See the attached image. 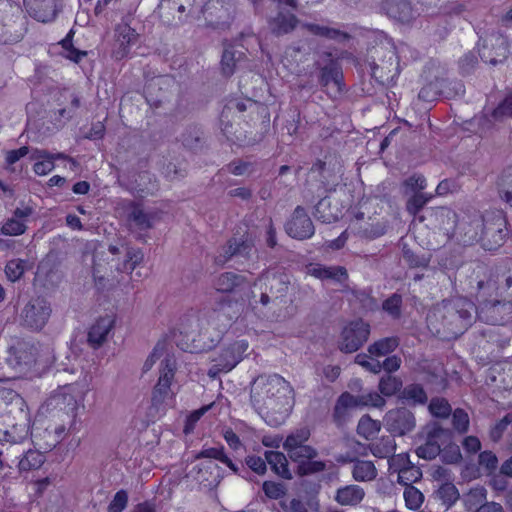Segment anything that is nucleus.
Here are the masks:
<instances>
[{
	"instance_id": "774afa93",
	"label": "nucleus",
	"mask_w": 512,
	"mask_h": 512,
	"mask_svg": "<svg viewBox=\"0 0 512 512\" xmlns=\"http://www.w3.org/2000/svg\"><path fill=\"white\" fill-rule=\"evenodd\" d=\"M401 304L402 297L398 294H393L383 302L382 308L391 316L398 317L400 315Z\"/></svg>"
},
{
	"instance_id": "f704fd0d",
	"label": "nucleus",
	"mask_w": 512,
	"mask_h": 512,
	"mask_svg": "<svg viewBox=\"0 0 512 512\" xmlns=\"http://www.w3.org/2000/svg\"><path fill=\"white\" fill-rule=\"evenodd\" d=\"M27 270V260L20 258H14L7 261L4 268L7 279L13 283L19 281Z\"/></svg>"
},
{
	"instance_id": "79ce46f5",
	"label": "nucleus",
	"mask_w": 512,
	"mask_h": 512,
	"mask_svg": "<svg viewBox=\"0 0 512 512\" xmlns=\"http://www.w3.org/2000/svg\"><path fill=\"white\" fill-rule=\"evenodd\" d=\"M402 387V381L391 374H387L381 377L379 381V391L384 396H393Z\"/></svg>"
},
{
	"instance_id": "6ab92c4d",
	"label": "nucleus",
	"mask_w": 512,
	"mask_h": 512,
	"mask_svg": "<svg viewBox=\"0 0 512 512\" xmlns=\"http://www.w3.org/2000/svg\"><path fill=\"white\" fill-rule=\"evenodd\" d=\"M384 9L389 17L402 23H409L416 16L410 0H385Z\"/></svg>"
},
{
	"instance_id": "a211bd4d",
	"label": "nucleus",
	"mask_w": 512,
	"mask_h": 512,
	"mask_svg": "<svg viewBox=\"0 0 512 512\" xmlns=\"http://www.w3.org/2000/svg\"><path fill=\"white\" fill-rule=\"evenodd\" d=\"M114 326V319L111 316L100 317L89 328L87 341L93 349H97L107 340L109 333Z\"/></svg>"
},
{
	"instance_id": "0eeeda50",
	"label": "nucleus",
	"mask_w": 512,
	"mask_h": 512,
	"mask_svg": "<svg viewBox=\"0 0 512 512\" xmlns=\"http://www.w3.org/2000/svg\"><path fill=\"white\" fill-rule=\"evenodd\" d=\"M507 236L506 221L500 212L485 213L484 235L480 240L486 250L501 246Z\"/></svg>"
},
{
	"instance_id": "f03ea898",
	"label": "nucleus",
	"mask_w": 512,
	"mask_h": 512,
	"mask_svg": "<svg viewBox=\"0 0 512 512\" xmlns=\"http://www.w3.org/2000/svg\"><path fill=\"white\" fill-rule=\"evenodd\" d=\"M474 311L475 305L466 298L444 300L428 314V327L440 337L456 338L471 325Z\"/></svg>"
},
{
	"instance_id": "4be33fe9",
	"label": "nucleus",
	"mask_w": 512,
	"mask_h": 512,
	"mask_svg": "<svg viewBox=\"0 0 512 512\" xmlns=\"http://www.w3.org/2000/svg\"><path fill=\"white\" fill-rule=\"evenodd\" d=\"M262 283L266 286V288L269 287L270 294L277 298L287 292L289 281L283 274L266 272L258 278V280L255 282V285Z\"/></svg>"
},
{
	"instance_id": "f3484780",
	"label": "nucleus",
	"mask_w": 512,
	"mask_h": 512,
	"mask_svg": "<svg viewBox=\"0 0 512 512\" xmlns=\"http://www.w3.org/2000/svg\"><path fill=\"white\" fill-rule=\"evenodd\" d=\"M306 273L319 280H331L343 284L348 279V272L343 266H325L322 264H310Z\"/></svg>"
},
{
	"instance_id": "423d86ee",
	"label": "nucleus",
	"mask_w": 512,
	"mask_h": 512,
	"mask_svg": "<svg viewBox=\"0 0 512 512\" xmlns=\"http://www.w3.org/2000/svg\"><path fill=\"white\" fill-rule=\"evenodd\" d=\"M79 391L76 384H68L56 390L45 402L46 412H62L73 415L77 409Z\"/></svg>"
},
{
	"instance_id": "9b49d317",
	"label": "nucleus",
	"mask_w": 512,
	"mask_h": 512,
	"mask_svg": "<svg viewBox=\"0 0 512 512\" xmlns=\"http://www.w3.org/2000/svg\"><path fill=\"white\" fill-rule=\"evenodd\" d=\"M235 12L231 0H209L203 7V14L207 23L213 27L228 25Z\"/></svg>"
},
{
	"instance_id": "412c9836",
	"label": "nucleus",
	"mask_w": 512,
	"mask_h": 512,
	"mask_svg": "<svg viewBox=\"0 0 512 512\" xmlns=\"http://www.w3.org/2000/svg\"><path fill=\"white\" fill-rule=\"evenodd\" d=\"M445 433V430L441 427H433L427 436V440L423 445H420L416 449V454L418 457L432 460L439 455L441 449L440 444L437 439Z\"/></svg>"
},
{
	"instance_id": "cd10ccee",
	"label": "nucleus",
	"mask_w": 512,
	"mask_h": 512,
	"mask_svg": "<svg viewBox=\"0 0 512 512\" xmlns=\"http://www.w3.org/2000/svg\"><path fill=\"white\" fill-rule=\"evenodd\" d=\"M358 408L356 397L349 392L342 393L334 406L333 418L338 424H342L349 416L351 409Z\"/></svg>"
},
{
	"instance_id": "20e7f679",
	"label": "nucleus",
	"mask_w": 512,
	"mask_h": 512,
	"mask_svg": "<svg viewBox=\"0 0 512 512\" xmlns=\"http://www.w3.org/2000/svg\"><path fill=\"white\" fill-rule=\"evenodd\" d=\"M249 348L247 340H236L225 346L221 352L212 359L213 365L209 370L210 375H216L221 372H229L242 361L246 351Z\"/></svg>"
},
{
	"instance_id": "ea45409f",
	"label": "nucleus",
	"mask_w": 512,
	"mask_h": 512,
	"mask_svg": "<svg viewBox=\"0 0 512 512\" xmlns=\"http://www.w3.org/2000/svg\"><path fill=\"white\" fill-rule=\"evenodd\" d=\"M144 255L138 248H128L124 262L118 266L121 272L132 273V271L143 261Z\"/></svg>"
},
{
	"instance_id": "aec40b11",
	"label": "nucleus",
	"mask_w": 512,
	"mask_h": 512,
	"mask_svg": "<svg viewBox=\"0 0 512 512\" xmlns=\"http://www.w3.org/2000/svg\"><path fill=\"white\" fill-rule=\"evenodd\" d=\"M439 87V93L444 95L447 98L454 96H462L465 93V87L460 81H448V80H440L436 83H430L428 86L422 88L419 92V97L428 98L429 92L434 88Z\"/></svg>"
},
{
	"instance_id": "473e14b6",
	"label": "nucleus",
	"mask_w": 512,
	"mask_h": 512,
	"mask_svg": "<svg viewBox=\"0 0 512 512\" xmlns=\"http://www.w3.org/2000/svg\"><path fill=\"white\" fill-rule=\"evenodd\" d=\"M399 345L396 337H386L375 341L368 347V353L373 357H384L392 353Z\"/></svg>"
},
{
	"instance_id": "603ef678",
	"label": "nucleus",
	"mask_w": 512,
	"mask_h": 512,
	"mask_svg": "<svg viewBox=\"0 0 512 512\" xmlns=\"http://www.w3.org/2000/svg\"><path fill=\"white\" fill-rule=\"evenodd\" d=\"M405 505L410 510L418 509L424 500V496L420 490L414 486L405 487L404 493Z\"/></svg>"
},
{
	"instance_id": "c03bdc74",
	"label": "nucleus",
	"mask_w": 512,
	"mask_h": 512,
	"mask_svg": "<svg viewBox=\"0 0 512 512\" xmlns=\"http://www.w3.org/2000/svg\"><path fill=\"white\" fill-rule=\"evenodd\" d=\"M402 398L413 404H424L427 401V395L419 384L406 386L402 391Z\"/></svg>"
},
{
	"instance_id": "864d4df0",
	"label": "nucleus",
	"mask_w": 512,
	"mask_h": 512,
	"mask_svg": "<svg viewBox=\"0 0 512 512\" xmlns=\"http://www.w3.org/2000/svg\"><path fill=\"white\" fill-rule=\"evenodd\" d=\"M326 463L321 460H307L297 466V473L300 476L312 475L321 473L326 470Z\"/></svg>"
},
{
	"instance_id": "9d476101",
	"label": "nucleus",
	"mask_w": 512,
	"mask_h": 512,
	"mask_svg": "<svg viewBox=\"0 0 512 512\" xmlns=\"http://www.w3.org/2000/svg\"><path fill=\"white\" fill-rule=\"evenodd\" d=\"M485 214L473 211L462 217L457 225V230L461 241L465 245H471L479 242L484 235Z\"/></svg>"
},
{
	"instance_id": "393cba45",
	"label": "nucleus",
	"mask_w": 512,
	"mask_h": 512,
	"mask_svg": "<svg viewBox=\"0 0 512 512\" xmlns=\"http://www.w3.org/2000/svg\"><path fill=\"white\" fill-rule=\"evenodd\" d=\"M267 463L271 470L279 477L285 480L292 479V473L289 469V463L286 456L279 451H266L264 453Z\"/></svg>"
},
{
	"instance_id": "338daca9",
	"label": "nucleus",
	"mask_w": 512,
	"mask_h": 512,
	"mask_svg": "<svg viewBox=\"0 0 512 512\" xmlns=\"http://www.w3.org/2000/svg\"><path fill=\"white\" fill-rule=\"evenodd\" d=\"M406 191L419 193L426 188V179L423 175L414 174L403 182Z\"/></svg>"
},
{
	"instance_id": "39448f33",
	"label": "nucleus",
	"mask_w": 512,
	"mask_h": 512,
	"mask_svg": "<svg viewBox=\"0 0 512 512\" xmlns=\"http://www.w3.org/2000/svg\"><path fill=\"white\" fill-rule=\"evenodd\" d=\"M310 174L321 182L325 191L332 192L341 181L343 166L335 157L329 156L324 161L315 162L310 169Z\"/></svg>"
},
{
	"instance_id": "680f3d73",
	"label": "nucleus",
	"mask_w": 512,
	"mask_h": 512,
	"mask_svg": "<svg viewBox=\"0 0 512 512\" xmlns=\"http://www.w3.org/2000/svg\"><path fill=\"white\" fill-rule=\"evenodd\" d=\"M491 117L495 121H502L504 118L512 117V94L505 97L493 110Z\"/></svg>"
},
{
	"instance_id": "13d9d810",
	"label": "nucleus",
	"mask_w": 512,
	"mask_h": 512,
	"mask_svg": "<svg viewBox=\"0 0 512 512\" xmlns=\"http://www.w3.org/2000/svg\"><path fill=\"white\" fill-rule=\"evenodd\" d=\"M429 411L435 417L447 418L451 413V406L443 398H434L429 404Z\"/></svg>"
},
{
	"instance_id": "4c0bfd02",
	"label": "nucleus",
	"mask_w": 512,
	"mask_h": 512,
	"mask_svg": "<svg viewBox=\"0 0 512 512\" xmlns=\"http://www.w3.org/2000/svg\"><path fill=\"white\" fill-rule=\"evenodd\" d=\"M487 491L484 487L477 486L471 488L465 495L464 502L468 510H475L481 505L486 504Z\"/></svg>"
},
{
	"instance_id": "6e6552de",
	"label": "nucleus",
	"mask_w": 512,
	"mask_h": 512,
	"mask_svg": "<svg viewBox=\"0 0 512 512\" xmlns=\"http://www.w3.org/2000/svg\"><path fill=\"white\" fill-rule=\"evenodd\" d=\"M51 314L48 302L40 297L31 299L22 309L20 318L24 326L40 330L47 323Z\"/></svg>"
},
{
	"instance_id": "f8f14e48",
	"label": "nucleus",
	"mask_w": 512,
	"mask_h": 512,
	"mask_svg": "<svg viewBox=\"0 0 512 512\" xmlns=\"http://www.w3.org/2000/svg\"><path fill=\"white\" fill-rule=\"evenodd\" d=\"M509 44L507 39L501 34H491L484 39L482 47L479 49L481 59L489 64L496 65L502 63L508 56Z\"/></svg>"
},
{
	"instance_id": "4d7b16f0",
	"label": "nucleus",
	"mask_w": 512,
	"mask_h": 512,
	"mask_svg": "<svg viewBox=\"0 0 512 512\" xmlns=\"http://www.w3.org/2000/svg\"><path fill=\"white\" fill-rule=\"evenodd\" d=\"M355 397L358 407L371 406L375 408H382L386 403L385 399L377 392H369Z\"/></svg>"
},
{
	"instance_id": "7c9ffc66",
	"label": "nucleus",
	"mask_w": 512,
	"mask_h": 512,
	"mask_svg": "<svg viewBox=\"0 0 512 512\" xmlns=\"http://www.w3.org/2000/svg\"><path fill=\"white\" fill-rule=\"evenodd\" d=\"M30 158L36 161L33 170L37 175H47L55 167L51 153L46 150L35 149L32 151Z\"/></svg>"
},
{
	"instance_id": "052dcab7",
	"label": "nucleus",
	"mask_w": 512,
	"mask_h": 512,
	"mask_svg": "<svg viewBox=\"0 0 512 512\" xmlns=\"http://www.w3.org/2000/svg\"><path fill=\"white\" fill-rule=\"evenodd\" d=\"M469 415L463 409H456L452 414V425L454 429L459 433H465L469 428Z\"/></svg>"
},
{
	"instance_id": "f257e3e1",
	"label": "nucleus",
	"mask_w": 512,
	"mask_h": 512,
	"mask_svg": "<svg viewBox=\"0 0 512 512\" xmlns=\"http://www.w3.org/2000/svg\"><path fill=\"white\" fill-rule=\"evenodd\" d=\"M251 403L270 426L283 424L293 405V388L278 374L260 375L251 385Z\"/></svg>"
},
{
	"instance_id": "2eb2a0df",
	"label": "nucleus",
	"mask_w": 512,
	"mask_h": 512,
	"mask_svg": "<svg viewBox=\"0 0 512 512\" xmlns=\"http://www.w3.org/2000/svg\"><path fill=\"white\" fill-rule=\"evenodd\" d=\"M175 360L172 357H166L161 363V372L158 382L153 391V401L156 404L163 403L171 396V383L175 373Z\"/></svg>"
},
{
	"instance_id": "e433bc0d",
	"label": "nucleus",
	"mask_w": 512,
	"mask_h": 512,
	"mask_svg": "<svg viewBox=\"0 0 512 512\" xmlns=\"http://www.w3.org/2000/svg\"><path fill=\"white\" fill-rule=\"evenodd\" d=\"M381 430V422L372 419L369 415L360 418L357 425V433L369 440Z\"/></svg>"
},
{
	"instance_id": "4468645a",
	"label": "nucleus",
	"mask_w": 512,
	"mask_h": 512,
	"mask_svg": "<svg viewBox=\"0 0 512 512\" xmlns=\"http://www.w3.org/2000/svg\"><path fill=\"white\" fill-rule=\"evenodd\" d=\"M286 232L293 238L304 240L313 236L315 228L305 209L298 206L286 224Z\"/></svg>"
},
{
	"instance_id": "a19ab883",
	"label": "nucleus",
	"mask_w": 512,
	"mask_h": 512,
	"mask_svg": "<svg viewBox=\"0 0 512 512\" xmlns=\"http://www.w3.org/2000/svg\"><path fill=\"white\" fill-rule=\"evenodd\" d=\"M240 54V52H236L233 48H226L224 50L221 59L223 75L229 77L234 73Z\"/></svg>"
},
{
	"instance_id": "c756f323",
	"label": "nucleus",
	"mask_w": 512,
	"mask_h": 512,
	"mask_svg": "<svg viewBox=\"0 0 512 512\" xmlns=\"http://www.w3.org/2000/svg\"><path fill=\"white\" fill-rule=\"evenodd\" d=\"M302 28L306 29L308 32L315 36H319L329 40L343 41L348 38L347 33L329 26L314 23H304L302 24Z\"/></svg>"
},
{
	"instance_id": "7ed1b4c3",
	"label": "nucleus",
	"mask_w": 512,
	"mask_h": 512,
	"mask_svg": "<svg viewBox=\"0 0 512 512\" xmlns=\"http://www.w3.org/2000/svg\"><path fill=\"white\" fill-rule=\"evenodd\" d=\"M371 328L369 323L356 319L347 323L340 334L338 348L344 353H353L367 342Z\"/></svg>"
},
{
	"instance_id": "bf43d9fd",
	"label": "nucleus",
	"mask_w": 512,
	"mask_h": 512,
	"mask_svg": "<svg viewBox=\"0 0 512 512\" xmlns=\"http://www.w3.org/2000/svg\"><path fill=\"white\" fill-rule=\"evenodd\" d=\"M330 207V201L327 198H322L315 206L314 215L316 218L324 223H331L337 219V215L332 212H327Z\"/></svg>"
},
{
	"instance_id": "c9c22d12",
	"label": "nucleus",
	"mask_w": 512,
	"mask_h": 512,
	"mask_svg": "<svg viewBox=\"0 0 512 512\" xmlns=\"http://www.w3.org/2000/svg\"><path fill=\"white\" fill-rule=\"evenodd\" d=\"M497 187L500 199L512 208V167L502 173Z\"/></svg>"
},
{
	"instance_id": "1a4fd4ad",
	"label": "nucleus",
	"mask_w": 512,
	"mask_h": 512,
	"mask_svg": "<svg viewBox=\"0 0 512 512\" xmlns=\"http://www.w3.org/2000/svg\"><path fill=\"white\" fill-rule=\"evenodd\" d=\"M383 423L392 436H405L416 426L414 414L404 407L389 410L383 418Z\"/></svg>"
},
{
	"instance_id": "dca6fc26",
	"label": "nucleus",
	"mask_w": 512,
	"mask_h": 512,
	"mask_svg": "<svg viewBox=\"0 0 512 512\" xmlns=\"http://www.w3.org/2000/svg\"><path fill=\"white\" fill-rule=\"evenodd\" d=\"M138 33L127 23H120L115 28L114 54L117 58L125 57L130 48L138 41Z\"/></svg>"
},
{
	"instance_id": "de8ad7c7",
	"label": "nucleus",
	"mask_w": 512,
	"mask_h": 512,
	"mask_svg": "<svg viewBox=\"0 0 512 512\" xmlns=\"http://www.w3.org/2000/svg\"><path fill=\"white\" fill-rule=\"evenodd\" d=\"M44 462V456L38 451L29 450L19 462L21 471H29L39 468Z\"/></svg>"
},
{
	"instance_id": "a878e982",
	"label": "nucleus",
	"mask_w": 512,
	"mask_h": 512,
	"mask_svg": "<svg viewBox=\"0 0 512 512\" xmlns=\"http://www.w3.org/2000/svg\"><path fill=\"white\" fill-rule=\"evenodd\" d=\"M298 24V19L292 13L279 12L269 21V27L273 34L280 36L292 32Z\"/></svg>"
},
{
	"instance_id": "49530a36",
	"label": "nucleus",
	"mask_w": 512,
	"mask_h": 512,
	"mask_svg": "<svg viewBox=\"0 0 512 512\" xmlns=\"http://www.w3.org/2000/svg\"><path fill=\"white\" fill-rule=\"evenodd\" d=\"M287 454L289 458L299 466L307 460L316 458L318 456V451L314 447L305 444L304 446L298 447Z\"/></svg>"
},
{
	"instance_id": "5701e85b",
	"label": "nucleus",
	"mask_w": 512,
	"mask_h": 512,
	"mask_svg": "<svg viewBox=\"0 0 512 512\" xmlns=\"http://www.w3.org/2000/svg\"><path fill=\"white\" fill-rule=\"evenodd\" d=\"M365 497V491L356 484L340 487L336 491L335 500L342 506H356Z\"/></svg>"
},
{
	"instance_id": "5fc2aeb1",
	"label": "nucleus",
	"mask_w": 512,
	"mask_h": 512,
	"mask_svg": "<svg viewBox=\"0 0 512 512\" xmlns=\"http://www.w3.org/2000/svg\"><path fill=\"white\" fill-rule=\"evenodd\" d=\"M398 474V483L408 487L412 486V483L418 481L422 477L421 470L414 466L413 464L404 470L399 471Z\"/></svg>"
},
{
	"instance_id": "09e8293b",
	"label": "nucleus",
	"mask_w": 512,
	"mask_h": 512,
	"mask_svg": "<svg viewBox=\"0 0 512 512\" xmlns=\"http://www.w3.org/2000/svg\"><path fill=\"white\" fill-rule=\"evenodd\" d=\"M388 221L382 220L359 227L358 233L367 238H377L386 233Z\"/></svg>"
},
{
	"instance_id": "ddd939ff",
	"label": "nucleus",
	"mask_w": 512,
	"mask_h": 512,
	"mask_svg": "<svg viewBox=\"0 0 512 512\" xmlns=\"http://www.w3.org/2000/svg\"><path fill=\"white\" fill-rule=\"evenodd\" d=\"M27 14L41 23L54 21L62 8V0H23Z\"/></svg>"
},
{
	"instance_id": "0e129e2a",
	"label": "nucleus",
	"mask_w": 512,
	"mask_h": 512,
	"mask_svg": "<svg viewBox=\"0 0 512 512\" xmlns=\"http://www.w3.org/2000/svg\"><path fill=\"white\" fill-rule=\"evenodd\" d=\"M389 469L393 472L399 473V471L412 465L409 455L407 453L392 454L388 458Z\"/></svg>"
},
{
	"instance_id": "6e6d98bb",
	"label": "nucleus",
	"mask_w": 512,
	"mask_h": 512,
	"mask_svg": "<svg viewBox=\"0 0 512 512\" xmlns=\"http://www.w3.org/2000/svg\"><path fill=\"white\" fill-rule=\"evenodd\" d=\"M432 198L431 195L424 193H414L407 201L406 209L409 214L416 216L418 212L426 205Z\"/></svg>"
},
{
	"instance_id": "58836bf2",
	"label": "nucleus",
	"mask_w": 512,
	"mask_h": 512,
	"mask_svg": "<svg viewBox=\"0 0 512 512\" xmlns=\"http://www.w3.org/2000/svg\"><path fill=\"white\" fill-rule=\"evenodd\" d=\"M262 491L269 500H281L287 494V487L282 482L266 480L262 483Z\"/></svg>"
},
{
	"instance_id": "c85d7f7f",
	"label": "nucleus",
	"mask_w": 512,
	"mask_h": 512,
	"mask_svg": "<svg viewBox=\"0 0 512 512\" xmlns=\"http://www.w3.org/2000/svg\"><path fill=\"white\" fill-rule=\"evenodd\" d=\"M378 471L372 461L354 460L352 477L357 482H371L376 479Z\"/></svg>"
},
{
	"instance_id": "2f4dec72",
	"label": "nucleus",
	"mask_w": 512,
	"mask_h": 512,
	"mask_svg": "<svg viewBox=\"0 0 512 512\" xmlns=\"http://www.w3.org/2000/svg\"><path fill=\"white\" fill-rule=\"evenodd\" d=\"M396 447L393 436H383L369 445L371 453L377 458H389L395 453Z\"/></svg>"
},
{
	"instance_id": "e2e57ef3",
	"label": "nucleus",
	"mask_w": 512,
	"mask_h": 512,
	"mask_svg": "<svg viewBox=\"0 0 512 512\" xmlns=\"http://www.w3.org/2000/svg\"><path fill=\"white\" fill-rule=\"evenodd\" d=\"M27 227L23 221L15 218L8 219L1 227V232L4 235L18 236L25 233Z\"/></svg>"
},
{
	"instance_id": "8fccbe9b",
	"label": "nucleus",
	"mask_w": 512,
	"mask_h": 512,
	"mask_svg": "<svg viewBox=\"0 0 512 512\" xmlns=\"http://www.w3.org/2000/svg\"><path fill=\"white\" fill-rule=\"evenodd\" d=\"M355 363L373 374H378L382 370L381 362L377 359V357H373L369 353L357 354L355 357Z\"/></svg>"
},
{
	"instance_id": "b1692460",
	"label": "nucleus",
	"mask_w": 512,
	"mask_h": 512,
	"mask_svg": "<svg viewBox=\"0 0 512 512\" xmlns=\"http://www.w3.org/2000/svg\"><path fill=\"white\" fill-rule=\"evenodd\" d=\"M38 361V348L33 344H19L13 352L10 362L17 366H31Z\"/></svg>"
},
{
	"instance_id": "bb28decb",
	"label": "nucleus",
	"mask_w": 512,
	"mask_h": 512,
	"mask_svg": "<svg viewBox=\"0 0 512 512\" xmlns=\"http://www.w3.org/2000/svg\"><path fill=\"white\" fill-rule=\"evenodd\" d=\"M246 283L245 276L234 272H224L215 279L214 287L219 292L230 293Z\"/></svg>"
},
{
	"instance_id": "a18cd8bd",
	"label": "nucleus",
	"mask_w": 512,
	"mask_h": 512,
	"mask_svg": "<svg viewBox=\"0 0 512 512\" xmlns=\"http://www.w3.org/2000/svg\"><path fill=\"white\" fill-rule=\"evenodd\" d=\"M320 81L324 86L333 83L338 90H341L342 72L335 65L325 66L321 71Z\"/></svg>"
},
{
	"instance_id": "69168bd1",
	"label": "nucleus",
	"mask_w": 512,
	"mask_h": 512,
	"mask_svg": "<svg viewBox=\"0 0 512 512\" xmlns=\"http://www.w3.org/2000/svg\"><path fill=\"white\" fill-rule=\"evenodd\" d=\"M128 504V493L121 489L116 492L113 499L107 507V512H122Z\"/></svg>"
},
{
	"instance_id": "3c124183",
	"label": "nucleus",
	"mask_w": 512,
	"mask_h": 512,
	"mask_svg": "<svg viewBox=\"0 0 512 512\" xmlns=\"http://www.w3.org/2000/svg\"><path fill=\"white\" fill-rule=\"evenodd\" d=\"M437 495L439 499L446 506L453 505L459 498V492L454 484L452 483H444L437 490Z\"/></svg>"
},
{
	"instance_id": "37998d69",
	"label": "nucleus",
	"mask_w": 512,
	"mask_h": 512,
	"mask_svg": "<svg viewBox=\"0 0 512 512\" xmlns=\"http://www.w3.org/2000/svg\"><path fill=\"white\" fill-rule=\"evenodd\" d=\"M130 220L140 229L147 230L153 226L154 216L135 206L130 214Z\"/></svg>"
},
{
	"instance_id": "72a5a7b5",
	"label": "nucleus",
	"mask_w": 512,
	"mask_h": 512,
	"mask_svg": "<svg viewBox=\"0 0 512 512\" xmlns=\"http://www.w3.org/2000/svg\"><path fill=\"white\" fill-rule=\"evenodd\" d=\"M310 430L307 427H302L292 431L283 442L284 450L289 453L298 447L304 446L310 438Z\"/></svg>"
}]
</instances>
